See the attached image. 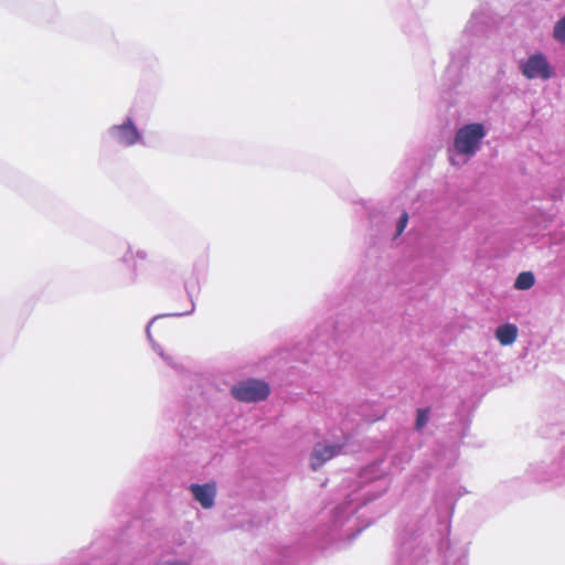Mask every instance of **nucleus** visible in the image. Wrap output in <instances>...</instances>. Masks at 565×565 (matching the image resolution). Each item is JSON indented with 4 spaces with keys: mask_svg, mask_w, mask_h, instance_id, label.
I'll return each mask as SVG.
<instances>
[{
    "mask_svg": "<svg viewBox=\"0 0 565 565\" xmlns=\"http://www.w3.org/2000/svg\"><path fill=\"white\" fill-rule=\"evenodd\" d=\"M534 284H535V278H534L533 273L523 271L518 275L515 282H514V288L519 289V290H527L531 287H533Z\"/></svg>",
    "mask_w": 565,
    "mask_h": 565,
    "instance_id": "obj_8",
    "label": "nucleus"
},
{
    "mask_svg": "<svg viewBox=\"0 0 565 565\" xmlns=\"http://www.w3.org/2000/svg\"><path fill=\"white\" fill-rule=\"evenodd\" d=\"M553 35L558 42L565 43V17L555 24Z\"/></svg>",
    "mask_w": 565,
    "mask_h": 565,
    "instance_id": "obj_9",
    "label": "nucleus"
},
{
    "mask_svg": "<svg viewBox=\"0 0 565 565\" xmlns=\"http://www.w3.org/2000/svg\"><path fill=\"white\" fill-rule=\"evenodd\" d=\"M428 423V409H422L419 408L417 411V418H416V428L422 429L424 428Z\"/></svg>",
    "mask_w": 565,
    "mask_h": 565,
    "instance_id": "obj_10",
    "label": "nucleus"
},
{
    "mask_svg": "<svg viewBox=\"0 0 565 565\" xmlns=\"http://www.w3.org/2000/svg\"><path fill=\"white\" fill-rule=\"evenodd\" d=\"M521 71L523 75L529 78H542L547 79L552 76V71L546 57L543 54H534L530 56L525 62H522Z\"/></svg>",
    "mask_w": 565,
    "mask_h": 565,
    "instance_id": "obj_3",
    "label": "nucleus"
},
{
    "mask_svg": "<svg viewBox=\"0 0 565 565\" xmlns=\"http://www.w3.org/2000/svg\"><path fill=\"white\" fill-rule=\"evenodd\" d=\"M190 490L194 499L204 508L210 509L214 504L216 488L212 483L192 484Z\"/></svg>",
    "mask_w": 565,
    "mask_h": 565,
    "instance_id": "obj_6",
    "label": "nucleus"
},
{
    "mask_svg": "<svg viewBox=\"0 0 565 565\" xmlns=\"http://www.w3.org/2000/svg\"><path fill=\"white\" fill-rule=\"evenodd\" d=\"M342 449L340 445L317 444L311 455V467L317 470L326 461L337 456Z\"/></svg>",
    "mask_w": 565,
    "mask_h": 565,
    "instance_id": "obj_4",
    "label": "nucleus"
},
{
    "mask_svg": "<svg viewBox=\"0 0 565 565\" xmlns=\"http://www.w3.org/2000/svg\"><path fill=\"white\" fill-rule=\"evenodd\" d=\"M135 257H136L137 259H140V260H146V259H147V255H146V253H145V252H141V250L136 252Z\"/></svg>",
    "mask_w": 565,
    "mask_h": 565,
    "instance_id": "obj_12",
    "label": "nucleus"
},
{
    "mask_svg": "<svg viewBox=\"0 0 565 565\" xmlns=\"http://www.w3.org/2000/svg\"><path fill=\"white\" fill-rule=\"evenodd\" d=\"M486 130L482 124H468L457 130L454 149L459 154L472 157L479 150Z\"/></svg>",
    "mask_w": 565,
    "mask_h": 565,
    "instance_id": "obj_1",
    "label": "nucleus"
},
{
    "mask_svg": "<svg viewBox=\"0 0 565 565\" xmlns=\"http://www.w3.org/2000/svg\"><path fill=\"white\" fill-rule=\"evenodd\" d=\"M231 392L239 402L255 403L266 399L270 388L264 381L249 379L233 386Z\"/></svg>",
    "mask_w": 565,
    "mask_h": 565,
    "instance_id": "obj_2",
    "label": "nucleus"
},
{
    "mask_svg": "<svg viewBox=\"0 0 565 565\" xmlns=\"http://www.w3.org/2000/svg\"><path fill=\"white\" fill-rule=\"evenodd\" d=\"M518 337V328L514 324L505 323L497 328L495 338L502 345L512 344Z\"/></svg>",
    "mask_w": 565,
    "mask_h": 565,
    "instance_id": "obj_7",
    "label": "nucleus"
},
{
    "mask_svg": "<svg viewBox=\"0 0 565 565\" xmlns=\"http://www.w3.org/2000/svg\"><path fill=\"white\" fill-rule=\"evenodd\" d=\"M408 222V214L404 212L397 223V235H401L403 231L405 230Z\"/></svg>",
    "mask_w": 565,
    "mask_h": 565,
    "instance_id": "obj_11",
    "label": "nucleus"
},
{
    "mask_svg": "<svg viewBox=\"0 0 565 565\" xmlns=\"http://www.w3.org/2000/svg\"><path fill=\"white\" fill-rule=\"evenodd\" d=\"M113 132L117 141L124 146H131L139 139V132L129 118L122 125L115 126Z\"/></svg>",
    "mask_w": 565,
    "mask_h": 565,
    "instance_id": "obj_5",
    "label": "nucleus"
}]
</instances>
